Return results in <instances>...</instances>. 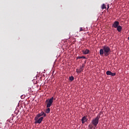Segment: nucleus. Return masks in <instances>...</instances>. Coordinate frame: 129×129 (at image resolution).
<instances>
[{"label":"nucleus","mask_w":129,"mask_h":129,"mask_svg":"<svg viewBox=\"0 0 129 129\" xmlns=\"http://www.w3.org/2000/svg\"><path fill=\"white\" fill-rule=\"evenodd\" d=\"M102 49L104 50V56L106 57H107V56L110 54V52H111L110 48L106 45L103 46Z\"/></svg>","instance_id":"nucleus-1"},{"label":"nucleus","mask_w":129,"mask_h":129,"mask_svg":"<svg viewBox=\"0 0 129 129\" xmlns=\"http://www.w3.org/2000/svg\"><path fill=\"white\" fill-rule=\"evenodd\" d=\"M99 118H100V114L98 115L96 118L92 120V123L93 124L94 126H97L98 122H99Z\"/></svg>","instance_id":"nucleus-2"},{"label":"nucleus","mask_w":129,"mask_h":129,"mask_svg":"<svg viewBox=\"0 0 129 129\" xmlns=\"http://www.w3.org/2000/svg\"><path fill=\"white\" fill-rule=\"evenodd\" d=\"M53 101H54V97H52L50 99H46L45 101V103H47L46 107L50 108L51 105L53 104Z\"/></svg>","instance_id":"nucleus-3"},{"label":"nucleus","mask_w":129,"mask_h":129,"mask_svg":"<svg viewBox=\"0 0 129 129\" xmlns=\"http://www.w3.org/2000/svg\"><path fill=\"white\" fill-rule=\"evenodd\" d=\"M35 121V123H41L42 121H43V119H44V117H41L39 118L37 116H36L34 118Z\"/></svg>","instance_id":"nucleus-4"},{"label":"nucleus","mask_w":129,"mask_h":129,"mask_svg":"<svg viewBox=\"0 0 129 129\" xmlns=\"http://www.w3.org/2000/svg\"><path fill=\"white\" fill-rule=\"evenodd\" d=\"M119 26V22L118 21H115L112 25V28L116 29Z\"/></svg>","instance_id":"nucleus-5"},{"label":"nucleus","mask_w":129,"mask_h":129,"mask_svg":"<svg viewBox=\"0 0 129 129\" xmlns=\"http://www.w3.org/2000/svg\"><path fill=\"white\" fill-rule=\"evenodd\" d=\"M44 116V117H46L47 116V114H46V113H45V112H41L40 113L38 114L36 116L37 117H40V116Z\"/></svg>","instance_id":"nucleus-6"},{"label":"nucleus","mask_w":129,"mask_h":129,"mask_svg":"<svg viewBox=\"0 0 129 129\" xmlns=\"http://www.w3.org/2000/svg\"><path fill=\"white\" fill-rule=\"evenodd\" d=\"M83 68H84V66H82L80 67L79 69H77V73H81L83 71Z\"/></svg>","instance_id":"nucleus-7"},{"label":"nucleus","mask_w":129,"mask_h":129,"mask_svg":"<svg viewBox=\"0 0 129 129\" xmlns=\"http://www.w3.org/2000/svg\"><path fill=\"white\" fill-rule=\"evenodd\" d=\"M88 119H87V116H84L82 118V123H85V122H86V121H87Z\"/></svg>","instance_id":"nucleus-8"},{"label":"nucleus","mask_w":129,"mask_h":129,"mask_svg":"<svg viewBox=\"0 0 129 129\" xmlns=\"http://www.w3.org/2000/svg\"><path fill=\"white\" fill-rule=\"evenodd\" d=\"M116 29L117 31L119 32V33H120V32L122 31V27L119 25Z\"/></svg>","instance_id":"nucleus-9"},{"label":"nucleus","mask_w":129,"mask_h":129,"mask_svg":"<svg viewBox=\"0 0 129 129\" xmlns=\"http://www.w3.org/2000/svg\"><path fill=\"white\" fill-rule=\"evenodd\" d=\"M89 52H90V51L88 49H86L85 50H83V53L85 55H87V54H89Z\"/></svg>","instance_id":"nucleus-10"},{"label":"nucleus","mask_w":129,"mask_h":129,"mask_svg":"<svg viewBox=\"0 0 129 129\" xmlns=\"http://www.w3.org/2000/svg\"><path fill=\"white\" fill-rule=\"evenodd\" d=\"M104 54V50L103 49H101L100 50V56H103V55Z\"/></svg>","instance_id":"nucleus-11"},{"label":"nucleus","mask_w":129,"mask_h":129,"mask_svg":"<svg viewBox=\"0 0 129 129\" xmlns=\"http://www.w3.org/2000/svg\"><path fill=\"white\" fill-rule=\"evenodd\" d=\"M77 59H86V57L85 56H78Z\"/></svg>","instance_id":"nucleus-12"},{"label":"nucleus","mask_w":129,"mask_h":129,"mask_svg":"<svg viewBox=\"0 0 129 129\" xmlns=\"http://www.w3.org/2000/svg\"><path fill=\"white\" fill-rule=\"evenodd\" d=\"M111 73H112V72L111 71H107L106 73V75H108V76H109V75L111 76Z\"/></svg>","instance_id":"nucleus-13"},{"label":"nucleus","mask_w":129,"mask_h":129,"mask_svg":"<svg viewBox=\"0 0 129 129\" xmlns=\"http://www.w3.org/2000/svg\"><path fill=\"white\" fill-rule=\"evenodd\" d=\"M46 113H49L50 112V108H47V109L45 110Z\"/></svg>","instance_id":"nucleus-14"},{"label":"nucleus","mask_w":129,"mask_h":129,"mask_svg":"<svg viewBox=\"0 0 129 129\" xmlns=\"http://www.w3.org/2000/svg\"><path fill=\"white\" fill-rule=\"evenodd\" d=\"M69 78H70V80L71 81H73V80H74V76L70 77Z\"/></svg>","instance_id":"nucleus-15"},{"label":"nucleus","mask_w":129,"mask_h":129,"mask_svg":"<svg viewBox=\"0 0 129 129\" xmlns=\"http://www.w3.org/2000/svg\"><path fill=\"white\" fill-rule=\"evenodd\" d=\"M101 8L102 10H104V9H106V6H105V5L103 4L101 6Z\"/></svg>","instance_id":"nucleus-16"},{"label":"nucleus","mask_w":129,"mask_h":129,"mask_svg":"<svg viewBox=\"0 0 129 129\" xmlns=\"http://www.w3.org/2000/svg\"><path fill=\"white\" fill-rule=\"evenodd\" d=\"M116 74L115 73H111V76H115Z\"/></svg>","instance_id":"nucleus-17"},{"label":"nucleus","mask_w":129,"mask_h":129,"mask_svg":"<svg viewBox=\"0 0 129 129\" xmlns=\"http://www.w3.org/2000/svg\"><path fill=\"white\" fill-rule=\"evenodd\" d=\"M82 31H83V28H82V27H81L80 28V32H82Z\"/></svg>","instance_id":"nucleus-18"},{"label":"nucleus","mask_w":129,"mask_h":129,"mask_svg":"<svg viewBox=\"0 0 129 129\" xmlns=\"http://www.w3.org/2000/svg\"><path fill=\"white\" fill-rule=\"evenodd\" d=\"M89 127H90V129H92V127H90V125H89Z\"/></svg>","instance_id":"nucleus-19"},{"label":"nucleus","mask_w":129,"mask_h":129,"mask_svg":"<svg viewBox=\"0 0 129 129\" xmlns=\"http://www.w3.org/2000/svg\"><path fill=\"white\" fill-rule=\"evenodd\" d=\"M107 6H108V9H109V5H108Z\"/></svg>","instance_id":"nucleus-20"},{"label":"nucleus","mask_w":129,"mask_h":129,"mask_svg":"<svg viewBox=\"0 0 129 129\" xmlns=\"http://www.w3.org/2000/svg\"><path fill=\"white\" fill-rule=\"evenodd\" d=\"M96 127V126H94V129H95Z\"/></svg>","instance_id":"nucleus-21"}]
</instances>
